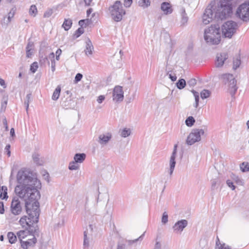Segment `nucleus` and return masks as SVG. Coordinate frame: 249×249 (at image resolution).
<instances>
[{
    "label": "nucleus",
    "mask_w": 249,
    "mask_h": 249,
    "mask_svg": "<svg viewBox=\"0 0 249 249\" xmlns=\"http://www.w3.org/2000/svg\"><path fill=\"white\" fill-rule=\"evenodd\" d=\"M131 130L130 129L124 128V129L121 134V136L122 137L125 138L130 135Z\"/></svg>",
    "instance_id": "obj_38"
},
{
    "label": "nucleus",
    "mask_w": 249,
    "mask_h": 249,
    "mask_svg": "<svg viewBox=\"0 0 249 249\" xmlns=\"http://www.w3.org/2000/svg\"><path fill=\"white\" fill-rule=\"evenodd\" d=\"M180 11L181 14V23L182 25H184L188 22V17L187 15V14L185 12V10L184 8H181L180 9Z\"/></svg>",
    "instance_id": "obj_25"
},
{
    "label": "nucleus",
    "mask_w": 249,
    "mask_h": 249,
    "mask_svg": "<svg viewBox=\"0 0 249 249\" xmlns=\"http://www.w3.org/2000/svg\"><path fill=\"white\" fill-rule=\"evenodd\" d=\"M161 9L163 11L165 14H171L173 10L170 3L166 2H163L161 5Z\"/></svg>",
    "instance_id": "obj_19"
},
{
    "label": "nucleus",
    "mask_w": 249,
    "mask_h": 249,
    "mask_svg": "<svg viewBox=\"0 0 249 249\" xmlns=\"http://www.w3.org/2000/svg\"><path fill=\"white\" fill-rule=\"evenodd\" d=\"M86 155L85 153H76L74 156V161L76 163H82L85 160Z\"/></svg>",
    "instance_id": "obj_22"
},
{
    "label": "nucleus",
    "mask_w": 249,
    "mask_h": 249,
    "mask_svg": "<svg viewBox=\"0 0 249 249\" xmlns=\"http://www.w3.org/2000/svg\"><path fill=\"white\" fill-rule=\"evenodd\" d=\"M219 249H230V248L228 246L226 247L225 244H224L223 245H220Z\"/></svg>",
    "instance_id": "obj_64"
},
{
    "label": "nucleus",
    "mask_w": 249,
    "mask_h": 249,
    "mask_svg": "<svg viewBox=\"0 0 249 249\" xmlns=\"http://www.w3.org/2000/svg\"><path fill=\"white\" fill-rule=\"evenodd\" d=\"M72 24V22L71 19L70 18H65L63 24H62V27L64 28L65 31H68L71 28Z\"/></svg>",
    "instance_id": "obj_26"
},
{
    "label": "nucleus",
    "mask_w": 249,
    "mask_h": 249,
    "mask_svg": "<svg viewBox=\"0 0 249 249\" xmlns=\"http://www.w3.org/2000/svg\"><path fill=\"white\" fill-rule=\"evenodd\" d=\"M168 216L167 213L166 212H164L162 214V216L161 218V222L163 224H166L168 220Z\"/></svg>",
    "instance_id": "obj_44"
},
{
    "label": "nucleus",
    "mask_w": 249,
    "mask_h": 249,
    "mask_svg": "<svg viewBox=\"0 0 249 249\" xmlns=\"http://www.w3.org/2000/svg\"><path fill=\"white\" fill-rule=\"evenodd\" d=\"M132 3V0H124V5L126 7H129Z\"/></svg>",
    "instance_id": "obj_53"
},
{
    "label": "nucleus",
    "mask_w": 249,
    "mask_h": 249,
    "mask_svg": "<svg viewBox=\"0 0 249 249\" xmlns=\"http://www.w3.org/2000/svg\"><path fill=\"white\" fill-rule=\"evenodd\" d=\"M213 7V6L212 5L211 3L208 6L205 10L202 17V22L205 25L209 23L213 18V12L212 9Z\"/></svg>",
    "instance_id": "obj_10"
},
{
    "label": "nucleus",
    "mask_w": 249,
    "mask_h": 249,
    "mask_svg": "<svg viewBox=\"0 0 249 249\" xmlns=\"http://www.w3.org/2000/svg\"><path fill=\"white\" fill-rule=\"evenodd\" d=\"M88 231H85L84 232V242L83 246L84 248H88L89 247V238L88 237Z\"/></svg>",
    "instance_id": "obj_31"
},
{
    "label": "nucleus",
    "mask_w": 249,
    "mask_h": 249,
    "mask_svg": "<svg viewBox=\"0 0 249 249\" xmlns=\"http://www.w3.org/2000/svg\"><path fill=\"white\" fill-rule=\"evenodd\" d=\"M41 187H32L21 190L19 187L15 188V193L21 198L25 199V207L28 214L38 216L40 214L39 203L38 200L40 198L38 189Z\"/></svg>",
    "instance_id": "obj_1"
},
{
    "label": "nucleus",
    "mask_w": 249,
    "mask_h": 249,
    "mask_svg": "<svg viewBox=\"0 0 249 249\" xmlns=\"http://www.w3.org/2000/svg\"><path fill=\"white\" fill-rule=\"evenodd\" d=\"M53 13V10L52 9H48L47 10L44 14V18H49L50 17Z\"/></svg>",
    "instance_id": "obj_48"
},
{
    "label": "nucleus",
    "mask_w": 249,
    "mask_h": 249,
    "mask_svg": "<svg viewBox=\"0 0 249 249\" xmlns=\"http://www.w3.org/2000/svg\"><path fill=\"white\" fill-rule=\"evenodd\" d=\"M167 75H169V78L172 81H175L177 79V76L175 75H172L171 74H169V72L167 73Z\"/></svg>",
    "instance_id": "obj_58"
},
{
    "label": "nucleus",
    "mask_w": 249,
    "mask_h": 249,
    "mask_svg": "<svg viewBox=\"0 0 249 249\" xmlns=\"http://www.w3.org/2000/svg\"><path fill=\"white\" fill-rule=\"evenodd\" d=\"M237 28V24L233 21H228L222 26L221 31L225 37L231 38L235 33Z\"/></svg>",
    "instance_id": "obj_5"
},
{
    "label": "nucleus",
    "mask_w": 249,
    "mask_h": 249,
    "mask_svg": "<svg viewBox=\"0 0 249 249\" xmlns=\"http://www.w3.org/2000/svg\"><path fill=\"white\" fill-rule=\"evenodd\" d=\"M73 103L74 101L70 98H62L60 102L61 106L66 109L72 108Z\"/></svg>",
    "instance_id": "obj_15"
},
{
    "label": "nucleus",
    "mask_w": 249,
    "mask_h": 249,
    "mask_svg": "<svg viewBox=\"0 0 249 249\" xmlns=\"http://www.w3.org/2000/svg\"><path fill=\"white\" fill-rule=\"evenodd\" d=\"M240 167L243 172L249 171V163L248 162H243L240 164Z\"/></svg>",
    "instance_id": "obj_34"
},
{
    "label": "nucleus",
    "mask_w": 249,
    "mask_h": 249,
    "mask_svg": "<svg viewBox=\"0 0 249 249\" xmlns=\"http://www.w3.org/2000/svg\"><path fill=\"white\" fill-rule=\"evenodd\" d=\"M204 131L202 129H194L189 134L186 140V143L191 145L201 140V136L204 135Z\"/></svg>",
    "instance_id": "obj_7"
},
{
    "label": "nucleus",
    "mask_w": 249,
    "mask_h": 249,
    "mask_svg": "<svg viewBox=\"0 0 249 249\" xmlns=\"http://www.w3.org/2000/svg\"><path fill=\"white\" fill-rule=\"evenodd\" d=\"M28 216L29 217L28 218L26 216H22L19 221L22 228H24L25 229H27L29 224L32 223V219H29V215H28Z\"/></svg>",
    "instance_id": "obj_18"
},
{
    "label": "nucleus",
    "mask_w": 249,
    "mask_h": 249,
    "mask_svg": "<svg viewBox=\"0 0 249 249\" xmlns=\"http://www.w3.org/2000/svg\"><path fill=\"white\" fill-rule=\"evenodd\" d=\"M111 138V135L108 133L107 135L101 134L99 136L98 142L101 144H106Z\"/></svg>",
    "instance_id": "obj_16"
},
{
    "label": "nucleus",
    "mask_w": 249,
    "mask_h": 249,
    "mask_svg": "<svg viewBox=\"0 0 249 249\" xmlns=\"http://www.w3.org/2000/svg\"><path fill=\"white\" fill-rule=\"evenodd\" d=\"M86 43V49L85 50V53L87 55H91L94 50L92 43L89 39H88Z\"/></svg>",
    "instance_id": "obj_17"
},
{
    "label": "nucleus",
    "mask_w": 249,
    "mask_h": 249,
    "mask_svg": "<svg viewBox=\"0 0 249 249\" xmlns=\"http://www.w3.org/2000/svg\"><path fill=\"white\" fill-rule=\"evenodd\" d=\"M228 58V54L226 53H218L216 56V60L215 65L216 68H220L223 66L224 62Z\"/></svg>",
    "instance_id": "obj_13"
},
{
    "label": "nucleus",
    "mask_w": 249,
    "mask_h": 249,
    "mask_svg": "<svg viewBox=\"0 0 249 249\" xmlns=\"http://www.w3.org/2000/svg\"><path fill=\"white\" fill-rule=\"evenodd\" d=\"M40 155L37 152H34L33 154L32 158L35 163L37 165H41V161L39 159Z\"/></svg>",
    "instance_id": "obj_30"
},
{
    "label": "nucleus",
    "mask_w": 249,
    "mask_h": 249,
    "mask_svg": "<svg viewBox=\"0 0 249 249\" xmlns=\"http://www.w3.org/2000/svg\"><path fill=\"white\" fill-rule=\"evenodd\" d=\"M17 181L18 185L16 188L26 189L32 187H41V183L37 178L36 175L28 170H19L17 174Z\"/></svg>",
    "instance_id": "obj_2"
},
{
    "label": "nucleus",
    "mask_w": 249,
    "mask_h": 249,
    "mask_svg": "<svg viewBox=\"0 0 249 249\" xmlns=\"http://www.w3.org/2000/svg\"><path fill=\"white\" fill-rule=\"evenodd\" d=\"M241 64V61L240 58H237L236 59L233 60V69L234 70L237 69L239 67Z\"/></svg>",
    "instance_id": "obj_40"
},
{
    "label": "nucleus",
    "mask_w": 249,
    "mask_h": 249,
    "mask_svg": "<svg viewBox=\"0 0 249 249\" xmlns=\"http://www.w3.org/2000/svg\"><path fill=\"white\" fill-rule=\"evenodd\" d=\"M7 104V99H6L3 102L1 103V109H3L4 110L6 108Z\"/></svg>",
    "instance_id": "obj_57"
},
{
    "label": "nucleus",
    "mask_w": 249,
    "mask_h": 249,
    "mask_svg": "<svg viewBox=\"0 0 249 249\" xmlns=\"http://www.w3.org/2000/svg\"><path fill=\"white\" fill-rule=\"evenodd\" d=\"M1 190L2 191H3V193H1L0 194V198L1 199H6L8 198L7 193V187H6L5 186H2L1 187Z\"/></svg>",
    "instance_id": "obj_35"
},
{
    "label": "nucleus",
    "mask_w": 249,
    "mask_h": 249,
    "mask_svg": "<svg viewBox=\"0 0 249 249\" xmlns=\"http://www.w3.org/2000/svg\"><path fill=\"white\" fill-rule=\"evenodd\" d=\"M60 91L61 87L59 86H58L54 90L52 95V98L53 100L56 101L58 99L60 95Z\"/></svg>",
    "instance_id": "obj_28"
},
{
    "label": "nucleus",
    "mask_w": 249,
    "mask_h": 249,
    "mask_svg": "<svg viewBox=\"0 0 249 249\" xmlns=\"http://www.w3.org/2000/svg\"><path fill=\"white\" fill-rule=\"evenodd\" d=\"M176 156L171 155L170 159V168H169V175L171 176L174 170L176 162L175 161Z\"/></svg>",
    "instance_id": "obj_24"
},
{
    "label": "nucleus",
    "mask_w": 249,
    "mask_h": 249,
    "mask_svg": "<svg viewBox=\"0 0 249 249\" xmlns=\"http://www.w3.org/2000/svg\"><path fill=\"white\" fill-rule=\"evenodd\" d=\"M82 77H83V75L81 73H77L75 77V79L74 81V83H77L78 82H79L82 79Z\"/></svg>",
    "instance_id": "obj_49"
},
{
    "label": "nucleus",
    "mask_w": 249,
    "mask_h": 249,
    "mask_svg": "<svg viewBox=\"0 0 249 249\" xmlns=\"http://www.w3.org/2000/svg\"><path fill=\"white\" fill-rule=\"evenodd\" d=\"M176 85L177 88L178 89H181L185 87L186 83L184 79H181L178 81V82L176 83Z\"/></svg>",
    "instance_id": "obj_33"
},
{
    "label": "nucleus",
    "mask_w": 249,
    "mask_h": 249,
    "mask_svg": "<svg viewBox=\"0 0 249 249\" xmlns=\"http://www.w3.org/2000/svg\"><path fill=\"white\" fill-rule=\"evenodd\" d=\"M227 184L232 190H234L235 189V186L233 185V182L230 180L228 179L227 180Z\"/></svg>",
    "instance_id": "obj_51"
},
{
    "label": "nucleus",
    "mask_w": 249,
    "mask_h": 249,
    "mask_svg": "<svg viewBox=\"0 0 249 249\" xmlns=\"http://www.w3.org/2000/svg\"><path fill=\"white\" fill-rule=\"evenodd\" d=\"M4 204L2 201L0 202V213L3 214L4 213Z\"/></svg>",
    "instance_id": "obj_55"
},
{
    "label": "nucleus",
    "mask_w": 249,
    "mask_h": 249,
    "mask_svg": "<svg viewBox=\"0 0 249 249\" xmlns=\"http://www.w3.org/2000/svg\"><path fill=\"white\" fill-rule=\"evenodd\" d=\"M154 249H161V244L159 242H156Z\"/></svg>",
    "instance_id": "obj_62"
},
{
    "label": "nucleus",
    "mask_w": 249,
    "mask_h": 249,
    "mask_svg": "<svg viewBox=\"0 0 249 249\" xmlns=\"http://www.w3.org/2000/svg\"><path fill=\"white\" fill-rule=\"evenodd\" d=\"M3 124L5 127L6 130V131L8 130L7 122L6 119L5 118L3 120Z\"/></svg>",
    "instance_id": "obj_63"
},
{
    "label": "nucleus",
    "mask_w": 249,
    "mask_h": 249,
    "mask_svg": "<svg viewBox=\"0 0 249 249\" xmlns=\"http://www.w3.org/2000/svg\"><path fill=\"white\" fill-rule=\"evenodd\" d=\"M76 162L75 161H71L70 163L69 169L71 170H76L78 169V166L75 165Z\"/></svg>",
    "instance_id": "obj_46"
},
{
    "label": "nucleus",
    "mask_w": 249,
    "mask_h": 249,
    "mask_svg": "<svg viewBox=\"0 0 249 249\" xmlns=\"http://www.w3.org/2000/svg\"><path fill=\"white\" fill-rule=\"evenodd\" d=\"M196 81L195 79H191L189 80L187 82L188 85L190 87H194L196 85Z\"/></svg>",
    "instance_id": "obj_50"
},
{
    "label": "nucleus",
    "mask_w": 249,
    "mask_h": 249,
    "mask_svg": "<svg viewBox=\"0 0 249 249\" xmlns=\"http://www.w3.org/2000/svg\"><path fill=\"white\" fill-rule=\"evenodd\" d=\"M11 211L14 215H19L22 212V206L20 201L18 197H14L11 204Z\"/></svg>",
    "instance_id": "obj_9"
},
{
    "label": "nucleus",
    "mask_w": 249,
    "mask_h": 249,
    "mask_svg": "<svg viewBox=\"0 0 249 249\" xmlns=\"http://www.w3.org/2000/svg\"><path fill=\"white\" fill-rule=\"evenodd\" d=\"M32 94L31 93L27 94L26 99L24 101V105L26 106V109L27 111L29 108V103L32 101Z\"/></svg>",
    "instance_id": "obj_32"
},
{
    "label": "nucleus",
    "mask_w": 249,
    "mask_h": 249,
    "mask_svg": "<svg viewBox=\"0 0 249 249\" xmlns=\"http://www.w3.org/2000/svg\"><path fill=\"white\" fill-rule=\"evenodd\" d=\"M38 64L36 62H35L32 63L30 67V71L33 72L35 73L38 68Z\"/></svg>",
    "instance_id": "obj_43"
},
{
    "label": "nucleus",
    "mask_w": 249,
    "mask_h": 249,
    "mask_svg": "<svg viewBox=\"0 0 249 249\" xmlns=\"http://www.w3.org/2000/svg\"><path fill=\"white\" fill-rule=\"evenodd\" d=\"M37 242V239L36 237H33L32 238L28 239L26 241L21 242L20 246L23 249H28L29 248L35 246Z\"/></svg>",
    "instance_id": "obj_12"
},
{
    "label": "nucleus",
    "mask_w": 249,
    "mask_h": 249,
    "mask_svg": "<svg viewBox=\"0 0 249 249\" xmlns=\"http://www.w3.org/2000/svg\"><path fill=\"white\" fill-rule=\"evenodd\" d=\"M109 9L112 19L116 22L120 21L122 19L123 16L125 14L122 4L119 0L116 1Z\"/></svg>",
    "instance_id": "obj_4"
},
{
    "label": "nucleus",
    "mask_w": 249,
    "mask_h": 249,
    "mask_svg": "<svg viewBox=\"0 0 249 249\" xmlns=\"http://www.w3.org/2000/svg\"><path fill=\"white\" fill-rule=\"evenodd\" d=\"M144 233H143L141 236H140L137 239H134V240H128L127 241V243H128V244L129 245H132V244L136 242L138 240H142V238H143V236L144 235Z\"/></svg>",
    "instance_id": "obj_47"
},
{
    "label": "nucleus",
    "mask_w": 249,
    "mask_h": 249,
    "mask_svg": "<svg viewBox=\"0 0 249 249\" xmlns=\"http://www.w3.org/2000/svg\"><path fill=\"white\" fill-rule=\"evenodd\" d=\"M177 147H178L177 144H175L174 146L173 151L171 155L176 156V155H177Z\"/></svg>",
    "instance_id": "obj_59"
},
{
    "label": "nucleus",
    "mask_w": 249,
    "mask_h": 249,
    "mask_svg": "<svg viewBox=\"0 0 249 249\" xmlns=\"http://www.w3.org/2000/svg\"><path fill=\"white\" fill-rule=\"evenodd\" d=\"M54 57H55L54 53H50V54L48 55V57H45L44 58V60L45 61L46 60H48L49 59V60H51V62H54L55 61Z\"/></svg>",
    "instance_id": "obj_45"
},
{
    "label": "nucleus",
    "mask_w": 249,
    "mask_h": 249,
    "mask_svg": "<svg viewBox=\"0 0 249 249\" xmlns=\"http://www.w3.org/2000/svg\"><path fill=\"white\" fill-rule=\"evenodd\" d=\"M10 145L7 144L5 147V152L7 153L8 157L11 156V151L10 150Z\"/></svg>",
    "instance_id": "obj_52"
},
{
    "label": "nucleus",
    "mask_w": 249,
    "mask_h": 249,
    "mask_svg": "<svg viewBox=\"0 0 249 249\" xmlns=\"http://www.w3.org/2000/svg\"><path fill=\"white\" fill-rule=\"evenodd\" d=\"M217 180L214 179L212 180V188L214 189L217 184Z\"/></svg>",
    "instance_id": "obj_60"
},
{
    "label": "nucleus",
    "mask_w": 249,
    "mask_h": 249,
    "mask_svg": "<svg viewBox=\"0 0 249 249\" xmlns=\"http://www.w3.org/2000/svg\"><path fill=\"white\" fill-rule=\"evenodd\" d=\"M150 1L149 0H139L138 1L139 6L146 8L150 5Z\"/></svg>",
    "instance_id": "obj_29"
},
{
    "label": "nucleus",
    "mask_w": 249,
    "mask_h": 249,
    "mask_svg": "<svg viewBox=\"0 0 249 249\" xmlns=\"http://www.w3.org/2000/svg\"><path fill=\"white\" fill-rule=\"evenodd\" d=\"M7 237L9 240V242L11 244H14L16 242L17 240V235H15L13 232H9L7 234Z\"/></svg>",
    "instance_id": "obj_27"
},
{
    "label": "nucleus",
    "mask_w": 249,
    "mask_h": 249,
    "mask_svg": "<svg viewBox=\"0 0 249 249\" xmlns=\"http://www.w3.org/2000/svg\"><path fill=\"white\" fill-rule=\"evenodd\" d=\"M84 33V29L83 28H79L75 32L74 34V37L75 38H77L80 36Z\"/></svg>",
    "instance_id": "obj_41"
},
{
    "label": "nucleus",
    "mask_w": 249,
    "mask_h": 249,
    "mask_svg": "<svg viewBox=\"0 0 249 249\" xmlns=\"http://www.w3.org/2000/svg\"><path fill=\"white\" fill-rule=\"evenodd\" d=\"M211 94V92L207 89H203L200 92V96L202 99H206L210 96Z\"/></svg>",
    "instance_id": "obj_37"
},
{
    "label": "nucleus",
    "mask_w": 249,
    "mask_h": 249,
    "mask_svg": "<svg viewBox=\"0 0 249 249\" xmlns=\"http://www.w3.org/2000/svg\"><path fill=\"white\" fill-rule=\"evenodd\" d=\"M28 234H29V233L26 229L19 231L17 232V235L20 243L23 241V239H25Z\"/></svg>",
    "instance_id": "obj_20"
},
{
    "label": "nucleus",
    "mask_w": 249,
    "mask_h": 249,
    "mask_svg": "<svg viewBox=\"0 0 249 249\" xmlns=\"http://www.w3.org/2000/svg\"><path fill=\"white\" fill-rule=\"evenodd\" d=\"M236 15L244 21L249 20V2H245L237 8Z\"/></svg>",
    "instance_id": "obj_8"
},
{
    "label": "nucleus",
    "mask_w": 249,
    "mask_h": 249,
    "mask_svg": "<svg viewBox=\"0 0 249 249\" xmlns=\"http://www.w3.org/2000/svg\"><path fill=\"white\" fill-rule=\"evenodd\" d=\"M204 39L209 45H217L221 40V30L218 24L212 25L204 31Z\"/></svg>",
    "instance_id": "obj_3"
},
{
    "label": "nucleus",
    "mask_w": 249,
    "mask_h": 249,
    "mask_svg": "<svg viewBox=\"0 0 249 249\" xmlns=\"http://www.w3.org/2000/svg\"><path fill=\"white\" fill-rule=\"evenodd\" d=\"M37 12V10L36 6L35 5H32L30 8V10H29L30 14L32 16H33L34 17H35L36 15Z\"/></svg>",
    "instance_id": "obj_39"
},
{
    "label": "nucleus",
    "mask_w": 249,
    "mask_h": 249,
    "mask_svg": "<svg viewBox=\"0 0 249 249\" xmlns=\"http://www.w3.org/2000/svg\"><path fill=\"white\" fill-rule=\"evenodd\" d=\"M34 46V43L32 41H29L26 48V50H32Z\"/></svg>",
    "instance_id": "obj_54"
},
{
    "label": "nucleus",
    "mask_w": 249,
    "mask_h": 249,
    "mask_svg": "<svg viewBox=\"0 0 249 249\" xmlns=\"http://www.w3.org/2000/svg\"><path fill=\"white\" fill-rule=\"evenodd\" d=\"M29 215V219H32V223L29 224L27 227L26 230L28 231L29 235H31L33 237H38L39 236L40 231L39 227L37 225L38 222V216H34L33 214L32 215L28 214Z\"/></svg>",
    "instance_id": "obj_6"
},
{
    "label": "nucleus",
    "mask_w": 249,
    "mask_h": 249,
    "mask_svg": "<svg viewBox=\"0 0 249 249\" xmlns=\"http://www.w3.org/2000/svg\"><path fill=\"white\" fill-rule=\"evenodd\" d=\"M188 221L186 220L182 219L178 221L173 226V229L176 232H181L183 229L187 226Z\"/></svg>",
    "instance_id": "obj_14"
},
{
    "label": "nucleus",
    "mask_w": 249,
    "mask_h": 249,
    "mask_svg": "<svg viewBox=\"0 0 249 249\" xmlns=\"http://www.w3.org/2000/svg\"><path fill=\"white\" fill-rule=\"evenodd\" d=\"M105 97L104 95H100L97 99V101L98 102V103L99 104H101L103 101L105 100Z\"/></svg>",
    "instance_id": "obj_56"
},
{
    "label": "nucleus",
    "mask_w": 249,
    "mask_h": 249,
    "mask_svg": "<svg viewBox=\"0 0 249 249\" xmlns=\"http://www.w3.org/2000/svg\"><path fill=\"white\" fill-rule=\"evenodd\" d=\"M105 210H106V214L110 215L111 216V214H112V206H111V204H108V203H107V204L106 206Z\"/></svg>",
    "instance_id": "obj_42"
},
{
    "label": "nucleus",
    "mask_w": 249,
    "mask_h": 249,
    "mask_svg": "<svg viewBox=\"0 0 249 249\" xmlns=\"http://www.w3.org/2000/svg\"><path fill=\"white\" fill-rule=\"evenodd\" d=\"M229 90L230 93L233 95L237 91V87L236 86V80L234 79L229 83Z\"/></svg>",
    "instance_id": "obj_23"
},
{
    "label": "nucleus",
    "mask_w": 249,
    "mask_h": 249,
    "mask_svg": "<svg viewBox=\"0 0 249 249\" xmlns=\"http://www.w3.org/2000/svg\"><path fill=\"white\" fill-rule=\"evenodd\" d=\"M0 85L3 88H5L6 87V85L5 84V81L3 79L0 78Z\"/></svg>",
    "instance_id": "obj_61"
},
{
    "label": "nucleus",
    "mask_w": 249,
    "mask_h": 249,
    "mask_svg": "<svg viewBox=\"0 0 249 249\" xmlns=\"http://www.w3.org/2000/svg\"><path fill=\"white\" fill-rule=\"evenodd\" d=\"M124 99V91L121 86H116L113 90V100L116 102H121Z\"/></svg>",
    "instance_id": "obj_11"
},
{
    "label": "nucleus",
    "mask_w": 249,
    "mask_h": 249,
    "mask_svg": "<svg viewBox=\"0 0 249 249\" xmlns=\"http://www.w3.org/2000/svg\"><path fill=\"white\" fill-rule=\"evenodd\" d=\"M220 78L223 80V82L226 84L227 83H230L232 80L234 79L235 78L233 77V76L232 74H229V73H226L223 74L221 75H220Z\"/></svg>",
    "instance_id": "obj_21"
},
{
    "label": "nucleus",
    "mask_w": 249,
    "mask_h": 249,
    "mask_svg": "<svg viewBox=\"0 0 249 249\" xmlns=\"http://www.w3.org/2000/svg\"><path fill=\"white\" fill-rule=\"evenodd\" d=\"M195 123V120L192 116L188 117L185 121V124L186 125L189 127L193 125Z\"/></svg>",
    "instance_id": "obj_36"
}]
</instances>
